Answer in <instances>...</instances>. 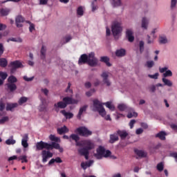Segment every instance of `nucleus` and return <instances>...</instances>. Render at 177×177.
Wrapping results in <instances>:
<instances>
[{"label": "nucleus", "mask_w": 177, "mask_h": 177, "mask_svg": "<svg viewBox=\"0 0 177 177\" xmlns=\"http://www.w3.org/2000/svg\"><path fill=\"white\" fill-rule=\"evenodd\" d=\"M36 149L37 150H44V149H46V150H53V149H55L56 150H59V153H63V148L60 147V145L56 142L49 144L44 141H40L37 142Z\"/></svg>", "instance_id": "f257e3e1"}, {"label": "nucleus", "mask_w": 177, "mask_h": 177, "mask_svg": "<svg viewBox=\"0 0 177 177\" xmlns=\"http://www.w3.org/2000/svg\"><path fill=\"white\" fill-rule=\"evenodd\" d=\"M93 103V111H97L102 117H106V109L103 107V104L99 100H94Z\"/></svg>", "instance_id": "f03ea898"}, {"label": "nucleus", "mask_w": 177, "mask_h": 177, "mask_svg": "<svg viewBox=\"0 0 177 177\" xmlns=\"http://www.w3.org/2000/svg\"><path fill=\"white\" fill-rule=\"evenodd\" d=\"M80 136H84V138H88V136H91L92 135V131L88 129V128L85 127H80L75 131Z\"/></svg>", "instance_id": "7ed1b4c3"}, {"label": "nucleus", "mask_w": 177, "mask_h": 177, "mask_svg": "<svg viewBox=\"0 0 177 177\" xmlns=\"http://www.w3.org/2000/svg\"><path fill=\"white\" fill-rule=\"evenodd\" d=\"M9 66L10 67V73L13 74V73L16 72V70H17V68H22L23 64H21L20 61L16 60L14 62H11Z\"/></svg>", "instance_id": "20e7f679"}, {"label": "nucleus", "mask_w": 177, "mask_h": 177, "mask_svg": "<svg viewBox=\"0 0 177 177\" xmlns=\"http://www.w3.org/2000/svg\"><path fill=\"white\" fill-rule=\"evenodd\" d=\"M122 31V27H121V24L120 22H114L112 25V32L113 37H116L118 34L121 33Z\"/></svg>", "instance_id": "39448f33"}, {"label": "nucleus", "mask_w": 177, "mask_h": 177, "mask_svg": "<svg viewBox=\"0 0 177 177\" xmlns=\"http://www.w3.org/2000/svg\"><path fill=\"white\" fill-rule=\"evenodd\" d=\"M42 162H47L48 158H52L53 153L50 151L43 150L41 151Z\"/></svg>", "instance_id": "423d86ee"}, {"label": "nucleus", "mask_w": 177, "mask_h": 177, "mask_svg": "<svg viewBox=\"0 0 177 177\" xmlns=\"http://www.w3.org/2000/svg\"><path fill=\"white\" fill-rule=\"evenodd\" d=\"M82 143L84 147L86 148L88 151L89 150H93V149H95V144L91 140H83Z\"/></svg>", "instance_id": "0eeeda50"}, {"label": "nucleus", "mask_w": 177, "mask_h": 177, "mask_svg": "<svg viewBox=\"0 0 177 177\" xmlns=\"http://www.w3.org/2000/svg\"><path fill=\"white\" fill-rule=\"evenodd\" d=\"M13 160H18V161H21V162H28V160H27V156L24 155L17 158V156H12L8 158V161H13Z\"/></svg>", "instance_id": "6e6552de"}, {"label": "nucleus", "mask_w": 177, "mask_h": 177, "mask_svg": "<svg viewBox=\"0 0 177 177\" xmlns=\"http://www.w3.org/2000/svg\"><path fill=\"white\" fill-rule=\"evenodd\" d=\"M102 78L103 83L106 85V86H111V82L109 80V73L108 72H103L101 75Z\"/></svg>", "instance_id": "1a4fd4ad"}, {"label": "nucleus", "mask_w": 177, "mask_h": 177, "mask_svg": "<svg viewBox=\"0 0 177 177\" xmlns=\"http://www.w3.org/2000/svg\"><path fill=\"white\" fill-rule=\"evenodd\" d=\"M105 153L106 149H104V147H99V148L97 149V153L95 155V157H96V158H97L98 160H100L103 158Z\"/></svg>", "instance_id": "9d476101"}, {"label": "nucleus", "mask_w": 177, "mask_h": 177, "mask_svg": "<svg viewBox=\"0 0 177 177\" xmlns=\"http://www.w3.org/2000/svg\"><path fill=\"white\" fill-rule=\"evenodd\" d=\"M79 154L81 156H84L86 160H88L89 158V151L84 147L80 148L77 150Z\"/></svg>", "instance_id": "9b49d317"}, {"label": "nucleus", "mask_w": 177, "mask_h": 177, "mask_svg": "<svg viewBox=\"0 0 177 177\" xmlns=\"http://www.w3.org/2000/svg\"><path fill=\"white\" fill-rule=\"evenodd\" d=\"M55 110L57 113H59L60 109H66V104L63 101H59L57 103L54 104Z\"/></svg>", "instance_id": "f8f14e48"}, {"label": "nucleus", "mask_w": 177, "mask_h": 177, "mask_svg": "<svg viewBox=\"0 0 177 177\" xmlns=\"http://www.w3.org/2000/svg\"><path fill=\"white\" fill-rule=\"evenodd\" d=\"M25 19L24 17L21 15L17 16L15 19V24L18 28L23 27V24L21 23H24Z\"/></svg>", "instance_id": "ddd939ff"}, {"label": "nucleus", "mask_w": 177, "mask_h": 177, "mask_svg": "<svg viewBox=\"0 0 177 177\" xmlns=\"http://www.w3.org/2000/svg\"><path fill=\"white\" fill-rule=\"evenodd\" d=\"M71 138L72 140H75V142L76 143L75 144L76 146H80V147L84 146V142H82V140L79 142L80 136H78V135L73 133L71 135Z\"/></svg>", "instance_id": "4468645a"}, {"label": "nucleus", "mask_w": 177, "mask_h": 177, "mask_svg": "<svg viewBox=\"0 0 177 177\" xmlns=\"http://www.w3.org/2000/svg\"><path fill=\"white\" fill-rule=\"evenodd\" d=\"M63 102L64 103L66 104V106H67V104H78V100L72 99L70 97H64Z\"/></svg>", "instance_id": "2eb2a0df"}, {"label": "nucleus", "mask_w": 177, "mask_h": 177, "mask_svg": "<svg viewBox=\"0 0 177 177\" xmlns=\"http://www.w3.org/2000/svg\"><path fill=\"white\" fill-rule=\"evenodd\" d=\"M126 37L129 42H133V41H135V37H133V32L130 29H128L126 31Z\"/></svg>", "instance_id": "dca6fc26"}, {"label": "nucleus", "mask_w": 177, "mask_h": 177, "mask_svg": "<svg viewBox=\"0 0 177 177\" xmlns=\"http://www.w3.org/2000/svg\"><path fill=\"white\" fill-rule=\"evenodd\" d=\"M6 86L7 88L8 92H15L17 89V86L16 84L6 83Z\"/></svg>", "instance_id": "f3484780"}, {"label": "nucleus", "mask_w": 177, "mask_h": 177, "mask_svg": "<svg viewBox=\"0 0 177 177\" xmlns=\"http://www.w3.org/2000/svg\"><path fill=\"white\" fill-rule=\"evenodd\" d=\"M88 55L86 54H82L78 60V64H85V63H88Z\"/></svg>", "instance_id": "a211bd4d"}, {"label": "nucleus", "mask_w": 177, "mask_h": 177, "mask_svg": "<svg viewBox=\"0 0 177 177\" xmlns=\"http://www.w3.org/2000/svg\"><path fill=\"white\" fill-rule=\"evenodd\" d=\"M19 106L17 103H7L6 109L7 111H13Z\"/></svg>", "instance_id": "6ab92c4d"}, {"label": "nucleus", "mask_w": 177, "mask_h": 177, "mask_svg": "<svg viewBox=\"0 0 177 177\" xmlns=\"http://www.w3.org/2000/svg\"><path fill=\"white\" fill-rule=\"evenodd\" d=\"M86 109H88V105H84V106L80 107V109L79 110V113L77 115V120H81V117H82V114H84V113H85V111H86Z\"/></svg>", "instance_id": "aec40b11"}, {"label": "nucleus", "mask_w": 177, "mask_h": 177, "mask_svg": "<svg viewBox=\"0 0 177 177\" xmlns=\"http://www.w3.org/2000/svg\"><path fill=\"white\" fill-rule=\"evenodd\" d=\"M28 134H25L21 140V145L24 149L28 147Z\"/></svg>", "instance_id": "412c9836"}, {"label": "nucleus", "mask_w": 177, "mask_h": 177, "mask_svg": "<svg viewBox=\"0 0 177 177\" xmlns=\"http://www.w3.org/2000/svg\"><path fill=\"white\" fill-rule=\"evenodd\" d=\"M117 133L122 140L125 139L128 136V132L125 130H118Z\"/></svg>", "instance_id": "4be33fe9"}, {"label": "nucleus", "mask_w": 177, "mask_h": 177, "mask_svg": "<svg viewBox=\"0 0 177 177\" xmlns=\"http://www.w3.org/2000/svg\"><path fill=\"white\" fill-rule=\"evenodd\" d=\"M61 114L64 115L65 118L70 120L74 117V114L71 112H66V110H62L60 111Z\"/></svg>", "instance_id": "5701e85b"}, {"label": "nucleus", "mask_w": 177, "mask_h": 177, "mask_svg": "<svg viewBox=\"0 0 177 177\" xmlns=\"http://www.w3.org/2000/svg\"><path fill=\"white\" fill-rule=\"evenodd\" d=\"M92 164H93V160H89L87 162H82L80 165L81 168H82V169H86V168L91 167V165H92Z\"/></svg>", "instance_id": "b1692460"}, {"label": "nucleus", "mask_w": 177, "mask_h": 177, "mask_svg": "<svg viewBox=\"0 0 177 177\" xmlns=\"http://www.w3.org/2000/svg\"><path fill=\"white\" fill-rule=\"evenodd\" d=\"M100 61L102 62V63H105V64H106L108 67H111V64L110 63V58H109L108 57H101Z\"/></svg>", "instance_id": "393cba45"}, {"label": "nucleus", "mask_w": 177, "mask_h": 177, "mask_svg": "<svg viewBox=\"0 0 177 177\" xmlns=\"http://www.w3.org/2000/svg\"><path fill=\"white\" fill-rule=\"evenodd\" d=\"M68 128H67V127L64 126L61 128H58L57 129V132L59 133V135H63V133H67L68 132Z\"/></svg>", "instance_id": "a878e982"}, {"label": "nucleus", "mask_w": 177, "mask_h": 177, "mask_svg": "<svg viewBox=\"0 0 177 177\" xmlns=\"http://www.w3.org/2000/svg\"><path fill=\"white\" fill-rule=\"evenodd\" d=\"M125 53H126V51H125V49H124V48H121V49L117 50L115 51V55L118 57H122L125 56Z\"/></svg>", "instance_id": "bb28decb"}, {"label": "nucleus", "mask_w": 177, "mask_h": 177, "mask_svg": "<svg viewBox=\"0 0 177 177\" xmlns=\"http://www.w3.org/2000/svg\"><path fill=\"white\" fill-rule=\"evenodd\" d=\"M55 162H57V164H61V162H63V160H62V158H60V157H57L55 159H51L48 162V165H52V164H55Z\"/></svg>", "instance_id": "cd10ccee"}, {"label": "nucleus", "mask_w": 177, "mask_h": 177, "mask_svg": "<svg viewBox=\"0 0 177 177\" xmlns=\"http://www.w3.org/2000/svg\"><path fill=\"white\" fill-rule=\"evenodd\" d=\"M134 152L138 156V157L145 158L147 156V153L144 152L142 150L135 149Z\"/></svg>", "instance_id": "c85d7f7f"}, {"label": "nucleus", "mask_w": 177, "mask_h": 177, "mask_svg": "<svg viewBox=\"0 0 177 177\" xmlns=\"http://www.w3.org/2000/svg\"><path fill=\"white\" fill-rule=\"evenodd\" d=\"M165 136L167 133L165 131H160L156 135V138H158L160 140H165Z\"/></svg>", "instance_id": "c756f323"}, {"label": "nucleus", "mask_w": 177, "mask_h": 177, "mask_svg": "<svg viewBox=\"0 0 177 177\" xmlns=\"http://www.w3.org/2000/svg\"><path fill=\"white\" fill-rule=\"evenodd\" d=\"M97 62L98 60L97 59V58H94L92 59H88L87 63L89 66H91V67H95V66H97Z\"/></svg>", "instance_id": "7c9ffc66"}, {"label": "nucleus", "mask_w": 177, "mask_h": 177, "mask_svg": "<svg viewBox=\"0 0 177 177\" xmlns=\"http://www.w3.org/2000/svg\"><path fill=\"white\" fill-rule=\"evenodd\" d=\"M162 81L164 85H165L166 86L171 87L173 85L172 82L171 80L167 79L166 77H162Z\"/></svg>", "instance_id": "2f4dec72"}, {"label": "nucleus", "mask_w": 177, "mask_h": 177, "mask_svg": "<svg viewBox=\"0 0 177 177\" xmlns=\"http://www.w3.org/2000/svg\"><path fill=\"white\" fill-rule=\"evenodd\" d=\"M0 13L1 16H8L10 13V9L9 8H1L0 9Z\"/></svg>", "instance_id": "473e14b6"}, {"label": "nucleus", "mask_w": 177, "mask_h": 177, "mask_svg": "<svg viewBox=\"0 0 177 177\" xmlns=\"http://www.w3.org/2000/svg\"><path fill=\"white\" fill-rule=\"evenodd\" d=\"M149 24V20L146 17H143L142 20V28L145 30H147V25Z\"/></svg>", "instance_id": "72a5a7b5"}, {"label": "nucleus", "mask_w": 177, "mask_h": 177, "mask_svg": "<svg viewBox=\"0 0 177 177\" xmlns=\"http://www.w3.org/2000/svg\"><path fill=\"white\" fill-rule=\"evenodd\" d=\"M17 82V78L14 75H11L8 78V84H16Z\"/></svg>", "instance_id": "f704fd0d"}, {"label": "nucleus", "mask_w": 177, "mask_h": 177, "mask_svg": "<svg viewBox=\"0 0 177 177\" xmlns=\"http://www.w3.org/2000/svg\"><path fill=\"white\" fill-rule=\"evenodd\" d=\"M118 136L117 134H111L110 135V143H114L118 140Z\"/></svg>", "instance_id": "c9c22d12"}, {"label": "nucleus", "mask_w": 177, "mask_h": 177, "mask_svg": "<svg viewBox=\"0 0 177 177\" xmlns=\"http://www.w3.org/2000/svg\"><path fill=\"white\" fill-rule=\"evenodd\" d=\"M46 56V49H45V47L43 46L41 49V59H42V60H45Z\"/></svg>", "instance_id": "e433bc0d"}, {"label": "nucleus", "mask_w": 177, "mask_h": 177, "mask_svg": "<svg viewBox=\"0 0 177 177\" xmlns=\"http://www.w3.org/2000/svg\"><path fill=\"white\" fill-rule=\"evenodd\" d=\"M8 66V60L5 58H0V67H6Z\"/></svg>", "instance_id": "4c0bfd02"}, {"label": "nucleus", "mask_w": 177, "mask_h": 177, "mask_svg": "<svg viewBox=\"0 0 177 177\" xmlns=\"http://www.w3.org/2000/svg\"><path fill=\"white\" fill-rule=\"evenodd\" d=\"M105 106L106 107L109 109V110H111V111H114V110H115V107L114 106V105L111 104V102H106Z\"/></svg>", "instance_id": "58836bf2"}, {"label": "nucleus", "mask_w": 177, "mask_h": 177, "mask_svg": "<svg viewBox=\"0 0 177 177\" xmlns=\"http://www.w3.org/2000/svg\"><path fill=\"white\" fill-rule=\"evenodd\" d=\"M162 77H163V78H167L168 77H172V71L171 70L166 71L163 73Z\"/></svg>", "instance_id": "ea45409f"}, {"label": "nucleus", "mask_w": 177, "mask_h": 177, "mask_svg": "<svg viewBox=\"0 0 177 177\" xmlns=\"http://www.w3.org/2000/svg\"><path fill=\"white\" fill-rule=\"evenodd\" d=\"M156 168L158 171H159V172H162V171H164V163H162V162H160L157 165Z\"/></svg>", "instance_id": "a19ab883"}, {"label": "nucleus", "mask_w": 177, "mask_h": 177, "mask_svg": "<svg viewBox=\"0 0 177 177\" xmlns=\"http://www.w3.org/2000/svg\"><path fill=\"white\" fill-rule=\"evenodd\" d=\"M139 48H140V53H143V52L145 50V41H140V42H139Z\"/></svg>", "instance_id": "79ce46f5"}, {"label": "nucleus", "mask_w": 177, "mask_h": 177, "mask_svg": "<svg viewBox=\"0 0 177 177\" xmlns=\"http://www.w3.org/2000/svg\"><path fill=\"white\" fill-rule=\"evenodd\" d=\"M28 100V98L26 97H21L18 103L19 104L21 105V104H24V103H26L27 101Z\"/></svg>", "instance_id": "37998d69"}, {"label": "nucleus", "mask_w": 177, "mask_h": 177, "mask_svg": "<svg viewBox=\"0 0 177 177\" xmlns=\"http://www.w3.org/2000/svg\"><path fill=\"white\" fill-rule=\"evenodd\" d=\"M118 109L120 110V111H125V110H127V105L124 104H120L118 106Z\"/></svg>", "instance_id": "c03bdc74"}, {"label": "nucleus", "mask_w": 177, "mask_h": 177, "mask_svg": "<svg viewBox=\"0 0 177 177\" xmlns=\"http://www.w3.org/2000/svg\"><path fill=\"white\" fill-rule=\"evenodd\" d=\"M6 107V104L3 102V100L2 99L0 100V111H3Z\"/></svg>", "instance_id": "a18cd8bd"}, {"label": "nucleus", "mask_w": 177, "mask_h": 177, "mask_svg": "<svg viewBox=\"0 0 177 177\" xmlns=\"http://www.w3.org/2000/svg\"><path fill=\"white\" fill-rule=\"evenodd\" d=\"M77 14L78 16H84V9L82 8V6L78 7Z\"/></svg>", "instance_id": "49530a36"}, {"label": "nucleus", "mask_w": 177, "mask_h": 177, "mask_svg": "<svg viewBox=\"0 0 177 177\" xmlns=\"http://www.w3.org/2000/svg\"><path fill=\"white\" fill-rule=\"evenodd\" d=\"M154 66V61H147L145 64V66L148 68H151Z\"/></svg>", "instance_id": "de8ad7c7"}, {"label": "nucleus", "mask_w": 177, "mask_h": 177, "mask_svg": "<svg viewBox=\"0 0 177 177\" xmlns=\"http://www.w3.org/2000/svg\"><path fill=\"white\" fill-rule=\"evenodd\" d=\"M26 23H28L30 24V27H29L30 32H32L34 31V30H35V25H34V24H32L31 22H30V21H26Z\"/></svg>", "instance_id": "09e8293b"}, {"label": "nucleus", "mask_w": 177, "mask_h": 177, "mask_svg": "<svg viewBox=\"0 0 177 177\" xmlns=\"http://www.w3.org/2000/svg\"><path fill=\"white\" fill-rule=\"evenodd\" d=\"M0 78H1L3 81H4L5 80H6V78H8V73L0 71Z\"/></svg>", "instance_id": "8fccbe9b"}, {"label": "nucleus", "mask_w": 177, "mask_h": 177, "mask_svg": "<svg viewBox=\"0 0 177 177\" xmlns=\"http://www.w3.org/2000/svg\"><path fill=\"white\" fill-rule=\"evenodd\" d=\"M6 145H15L16 143V140H13L12 138L8 139L6 140Z\"/></svg>", "instance_id": "3c124183"}, {"label": "nucleus", "mask_w": 177, "mask_h": 177, "mask_svg": "<svg viewBox=\"0 0 177 177\" xmlns=\"http://www.w3.org/2000/svg\"><path fill=\"white\" fill-rule=\"evenodd\" d=\"M8 121H9V117L8 116H5L3 117L1 119H0V124H5V122H8Z\"/></svg>", "instance_id": "603ef678"}, {"label": "nucleus", "mask_w": 177, "mask_h": 177, "mask_svg": "<svg viewBox=\"0 0 177 177\" xmlns=\"http://www.w3.org/2000/svg\"><path fill=\"white\" fill-rule=\"evenodd\" d=\"M159 42H160V44H167V42H168V41L167 40V37H160Z\"/></svg>", "instance_id": "864d4df0"}, {"label": "nucleus", "mask_w": 177, "mask_h": 177, "mask_svg": "<svg viewBox=\"0 0 177 177\" xmlns=\"http://www.w3.org/2000/svg\"><path fill=\"white\" fill-rule=\"evenodd\" d=\"M50 140H51L52 142H58L59 140V138L55 136V135H50Z\"/></svg>", "instance_id": "5fc2aeb1"}, {"label": "nucleus", "mask_w": 177, "mask_h": 177, "mask_svg": "<svg viewBox=\"0 0 177 177\" xmlns=\"http://www.w3.org/2000/svg\"><path fill=\"white\" fill-rule=\"evenodd\" d=\"M113 6H121V0H113Z\"/></svg>", "instance_id": "6e6d98bb"}, {"label": "nucleus", "mask_w": 177, "mask_h": 177, "mask_svg": "<svg viewBox=\"0 0 177 177\" xmlns=\"http://www.w3.org/2000/svg\"><path fill=\"white\" fill-rule=\"evenodd\" d=\"M39 111H46V105L44 104V101H42V104L39 106Z\"/></svg>", "instance_id": "4d7b16f0"}, {"label": "nucleus", "mask_w": 177, "mask_h": 177, "mask_svg": "<svg viewBox=\"0 0 177 177\" xmlns=\"http://www.w3.org/2000/svg\"><path fill=\"white\" fill-rule=\"evenodd\" d=\"M132 117H138V113L133 112L132 113H129L127 114V118H132Z\"/></svg>", "instance_id": "13d9d810"}, {"label": "nucleus", "mask_w": 177, "mask_h": 177, "mask_svg": "<svg viewBox=\"0 0 177 177\" xmlns=\"http://www.w3.org/2000/svg\"><path fill=\"white\" fill-rule=\"evenodd\" d=\"M95 92H96V90H95V88H92L91 91H87L86 93V95L90 97V96H92V93H95Z\"/></svg>", "instance_id": "bf43d9fd"}, {"label": "nucleus", "mask_w": 177, "mask_h": 177, "mask_svg": "<svg viewBox=\"0 0 177 177\" xmlns=\"http://www.w3.org/2000/svg\"><path fill=\"white\" fill-rule=\"evenodd\" d=\"M70 88H71V83H68V86L66 89V92H69V93H71V95H73V90L70 89Z\"/></svg>", "instance_id": "052dcab7"}, {"label": "nucleus", "mask_w": 177, "mask_h": 177, "mask_svg": "<svg viewBox=\"0 0 177 177\" xmlns=\"http://www.w3.org/2000/svg\"><path fill=\"white\" fill-rule=\"evenodd\" d=\"M158 73H155L154 75H149V78H152V80H157L158 78Z\"/></svg>", "instance_id": "680f3d73"}, {"label": "nucleus", "mask_w": 177, "mask_h": 177, "mask_svg": "<svg viewBox=\"0 0 177 177\" xmlns=\"http://www.w3.org/2000/svg\"><path fill=\"white\" fill-rule=\"evenodd\" d=\"M23 78L24 81H26V82H30L34 80V77H28L27 76H24Z\"/></svg>", "instance_id": "e2e57ef3"}, {"label": "nucleus", "mask_w": 177, "mask_h": 177, "mask_svg": "<svg viewBox=\"0 0 177 177\" xmlns=\"http://www.w3.org/2000/svg\"><path fill=\"white\" fill-rule=\"evenodd\" d=\"M111 156V151L110 150H107L104 153L103 157H105V158H107V157H110Z\"/></svg>", "instance_id": "0e129e2a"}, {"label": "nucleus", "mask_w": 177, "mask_h": 177, "mask_svg": "<svg viewBox=\"0 0 177 177\" xmlns=\"http://www.w3.org/2000/svg\"><path fill=\"white\" fill-rule=\"evenodd\" d=\"M136 123V120H131L129 124L130 129H132L133 128V125Z\"/></svg>", "instance_id": "69168bd1"}, {"label": "nucleus", "mask_w": 177, "mask_h": 177, "mask_svg": "<svg viewBox=\"0 0 177 177\" xmlns=\"http://www.w3.org/2000/svg\"><path fill=\"white\" fill-rule=\"evenodd\" d=\"M92 59H96L95 57V53H91L88 56V60H91Z\"/></svg>", "instance_id": "338daca9"}, {"label": "nucleus", "mask_w": 177, "mask_h": 177, "mask_svg": "<svg viewBox=\"0 0 177 177\" xmlns=\"http://www.w3.org/2000/svg\"><path fill=\"white\" fill-rule=\"evenodd\" d=\"M136 135H142V133H143V129L142 128L137 129L136 131Z\"/></svg>", "instance_id": "774afa93"}]
</instances>
